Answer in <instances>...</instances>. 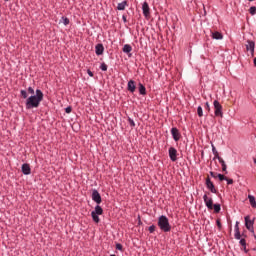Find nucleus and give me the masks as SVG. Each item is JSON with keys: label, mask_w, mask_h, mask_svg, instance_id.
<instances>
[{"label": "nucleus", "mask_w": 256, "mask_h": 256, "mask_svg": "<svg viewBox=\"0 0 256 256\" xmlns=\"http://www.w3.org/2000/svg\"><path fill=\"white\" fill-rule=\"evenodd\" d=\"M35 95H31L27 93V90H20V98L26 99L25 107L27 110L37 109L39 105H41V101H43V91L41 89H36Z\"/></svg>", "instance_id": "nucleus-1"}, {"label": "nucleus", "mask_w": 256, "mask_h": 256, "mask_svg": "<svg viewBox=\"0 0 256 256\" xmlns=\"http://www.w3.org/2000/svg\"><path fill=\"white\" fill-rule=\"evenodd\" d=\"M92 201L97 204L94 211L91 212L92 220L94 223H100L101 219L99 218V215H103V208L99 204L103 203V199L101 198V194L97 189L92 190Z\"/></svg>", "instance_id": "nucleus-2"}, {"label": "nucleus", "mask_w": 256, "mask_h": 256, "mask_svg": "<svg viewBox=\"0 0 256 256\" xmlns=\"http://www.w3.org/2000/svg\"><path fill=\"white\" fill-rule=\"evenodd\" d=\"M203 199H204V203L209 211L214 210V213H216V214L221 213V204H219V203L213 204V198H209V196H207V194H204Z\"/></svg>", "instance_id": "nucleus-3"}, {"label": "nucleus", "mask_w": 256, "mask_h": 256, "mask_svg": "<svg viewBox=\"0 0 256 256\" xmlns=\"http://www.w3.org/2000/svg\"><path fill=\"white\" fill-rule=\"evenodd\" d=\"M160 231H163V233H169L171 231V224L169 223V218L165 215H161L158 218V223H157Z\"/></svg>", "instance_id": "nucleus-4"}, {"label": "nucleus", "mask_w": 256, "mask_h": 256, "mask_svg": "<svg viewBox=\"0 0 256 256\" xmlns=\"http://www.w3.org/2000/svg\"><path fill=\"white\" fill-rule=\"evenodd\" d=\"M244 221L246 229L250 231V233H255V228L253 227V225H255V218L251 220V216L247 215L244 217Z\"/></svg>", "instance_id": "nucleus-5"}, {"label": "nucleus", "mask_w": 256, "mask_h": 256, "mask_svg": "<svg viewBox=\"0 0 256 256\" xmlns=\"http://www.w3.org/2000/svg\"><path fill=\"white\" fill-rule=\"evenodd\" d=\"M213 106L215 117L223 118V106L221 105V103H219L218 100H214Z\"/></svg>", "instance_id": "nucleus-6"}, {"label": "nucleus", "mask_w": 256, "mask_h": 256, "mask_svg": "<svg viewBox=\"0 0 256 256\" xmlns=\"http://www.w3.org/2000/svg\"><path fill=\"white\" fill-rule=\"evenodd\" d=\"M205 185L211 193H218L217 188H215V184L213 183V181H211V178L209 176L206 178Z\"/></svg>", "instance_id": "nucleus-7"}, {"label": "nucleus", "mask_w": 256, "mask_h": 256, "mask_svg": "<svg viewBox=\"0 0 256 256\" xmlns=\"http://www.w3.org/2000/svg\"><path fill=\"white\" fill-rule=\"evenodd\" d=\"M170 133L175 143H177L181 139V132L178 130L177 127L171 128Z\"/></svg>", "instance_id": "nucleus-8"}, {"label": "nucleus", "mask_w": 256, "mask_h": 256, "mask_svg": "<svg viewBox=\"0 0 256 256\" xmlns=\"http://www.w3.org/2000/svg\"><path fill=\"white\" fill-rule=\"evenodd\" d=\"M168 155L170 160L175 163V161H177V155H179V153H177V149L173 146H171L168 150Z\"/></svg>", "instance_id": "nucleus-9"}, {"label": "nucleus", "mask_w": 256, "mask_h": 256, "mask_svg": "<svg viewBox=\"0 0 256 256\" xmlns=\"http://www.w3.org/2000/svg\"><path fill=\"white\" fill-rule=\"evenodd\" d=\"M142 12L146 19H149V17H151V9L149 8V3L144 2L142 4Z\"/></svg>", "instance_id": "nucleus-10"}, {"label": "nucleus", "mask_w": 256, "mask_h": 256, "mask_svg": "<svg viewBox=\"0 0 256 256\" xmlns=\"http://www.w3.org/2000/svg\"><path fill=\"white\" fill-rule=\"evenodd\" d=\"M127 91H129V93H135V91H137V83L135 82V80L128 81Z\"/></svg>", "instance_id": "nucleus-11"}, {"label": "nucleus", "mask_w": 256, "mask_h": 256, "mask_svg": "<svg viewBox=\"0 0 256 256\" xmlns=\"http://www.w3.org/2000/svg\"><path fill=\"white\" fill-rule=\"evenodd\" d=\"M104 52H105V46H103L102 43H98L95 46V53H96V55L99 57V56L103 55Z\"/></svg>", "instance_id": "nucleus-12"}, {"label": "nucleus", "mask_w": 256, "mask_h": 256, "mask_svg": "<svg viewBox=\"0 0 256 256\" xmlns=\"http://www.w3.org/2000/svg\"><path fill=\"white\" fill-rule=\"evenodd\" d=\"M246 50L250 51L253 55L255 53V41L247 40Z\"/></svg>", "instance_id": "nucleus-13"}, {"label": "nucleus", "mask_w": 256, "mask_h": 256, "mask_svg": "<svg viewBox=\"0 0 256 256\" xmlns=\"http://www.w3.org/2000/svg\"><path fill=\"white\" fill-rule=\"evenodd\" d=\"M21 171L23 175H31V165L28 163L22 164Z\"/></svg>", "instance_id": "nucleus-14"}, {"label": "nucleus", "mask_w": 256, "mask_h": 256, "mask_svg": "<svg viewBox=\"0 0 256 256\" xmlns=\"http://www.w3.org/2000/svg\"><path fill=\"white\" fill-rule=\"evenodd\" d=\"M123 53H126V55H128V57H132L133 54H131V51H133V47L131 46V44H125L122 48Z\"/></svg>", "instance_id": "nucleus-15"}, {"label": "nucleus", "mask_w": 256, "mask_h": 256, "mask_svg": "<svg viewBox=\"0 0 256 256\" xmlns=\"http://www.w3.org/2000/svg\"><path fill=\"white\" fill-rule=\"evenodd\" d=\"M234 237L235 239H241V231L239 230V221H236L235 226H234Z\"/></svg>", "instance_id": "nucleus-16"}, {"label": "nucleus", "mask_w": 256, "mask_h": 256, "mask_svg": "<svg viewBox=\"0 0 256 256\" xmlns=\"http://www.w3.org/2000/svg\"><path fill=\"white\" fill-rule=\"evenodd\" d=\"M211 37L212 39H216L217 41L223 39V33L219 32V31H211Z\"/></svg>", "instance_id": "nucleus-17"}, {"label": "nucleus", "mask_w": 256, "mask_h": 256, "mask_svg": "<svg viewBox=\"0 0 256 256\" xmlns=\"http://www.w3.org/2000/svg\"><path fill=\"white\" fill-rule=\"evenodd\" d=\"M138 91L140 95H147V88H145V85H143V83L138 84Z\"/></svg>", "instance_id": "nucleus-18"}, {"label": "nucleus", "mask_w": 256, "mask_h": 256, "mask_svg": "<svg viewBox=\"0 0 256 256\" xmlns=\"http://www.w3.org/2000/svg\"><path fill=\"white\" fill-rule=\"evenodd\" d=\"M127 5H128L127 0H124L121 3H118L117 10L118 11H125V7H127Z\"/></svg>", "instance_id": "nucleus-19"}, {"label": "nucleus", "mask_w": 256, "mask_h": 256, "mask_svg": "<svg viewBox=\"0 0 256 256\" xmlns=\"http://www.w3.org/2000/svg\"><path fill=\"white\" fill-rule=\"evenodd\" d=\"M248 199H249V203H250L251 207H253V209H256V200H255V196H253V195H248Z\"/></svg>", "instance_id": "nucleus-20"}, {"label": "nucleus", "mask_w": 256, "mask_h": 256, "mask_svg": "<svg viewBox=\"0 0 256 256\" xmlns=\"http://www.w3.org/2000/svg\"><path fill=\"white\" fill-rule=\"evenodd\" d=\"M218 161L222 165V171L227 175V164H225V160H223V158H219Z\"/></svg>", "instance_id": "nucleus-21"}, {"label": "nucleus", "mask_w": 256, "mask_h": 256, "mask_svg": "<svg viewBox=\"0 0 256 256\" xmlns=\"http://www.w3.org/2000/svg\"><path fill=\"white\" fill-rule=\"evenodd\" d=\"M212 153L214 155L213 161H215V159H221V156H219V152L217 151V148H215V146L212 145Z\"/></svg>", "instance_id": "nucleus-22"}, {"label": "nucleus", "mask_w": 256, "mask_h": 256, "mask_svg": "<svg viewBox=\"0 0 256 256\" xmlns=\"http://www.w3.org/2000/svg\"><path fill=\"white\" fill-rule=\"evenodd\" d=\"M60 23H63V25L67 26L69 25V23H71V21L69 20V18L62 16L60 19Z\"/></svg>", "instance_id": "nucleus-23"}, {"label": "nucleus", "mask_w": 256, "mask_h": 256, "mask_svg": "<svg viewBox=\"0 0 256 256\" xmlns=\"http://www.w3.org/2000/svg\"><path fill=\"white\" fill-rule=\"evenodd\" d=\"M239 244L241 245V247H247V240H245V238L240 237V239H238Z\"/></svg>", "instance_id": "nucleus-24"}, {"label": "nucleus", "mask_w": 256, "mask_h": 256, "mask_svg": "<svg viewBox=\"0 0 256 256\" xmlns=\"http://www.w3.org/2000/svg\"><path fill=\"white\" fill-rule=\"evenodd\" d=\"M197 115H198V117H203V107L198 106Z\"/></svg>", "instance_id": "nucleus-25"}, {"label": "nucleus", "mask_w": 256, "mask_h": 256, "mask_svg": "<svg viewBox=\"0 0 256 256\" xmlns=\"http://www.w3.org/2000/svg\"><path fill=\"white\" fill-rule=\"evenodd\" d=\"M217 178L219 179V181H226L227 180V176H225L223 174H217Z\"/></svg>", "instance_id": "nucleus-26"}, {"label": "nucleus", "mask_w": 256, "mask_h": 256, "mask_svg": "<svg viewBox=\"0 0 256 256\" xmlns=\"http://www.w3.org/2000/svg\"><path fill=\"white\" fill-rule=\"evenodd\" d=\"M250 15H256V6H252L249 8Z\"/></svg>", "instance_id": "nucleus-27"}, {"label": "nucleus", "mask_w": 256, "mask_h": 256, "mask_svg": "<svg viewBox=\"0 0 256 256\" xmlns=\"http://www.w3.org/2000/svg\"><path fill=\"white\" fill-rule=\"evenodd\" d=\"M216 225H217L219 231H221V229H223V224H221V219L216 220Z\"/></svg>", "instance_id": "nucleus-28"}, {"label": "nucleus", "mask_w": 256, "mask_h": 256, "mask_svg": "<svg viewBox=\"0 0 256 256\" xmlns=\"http://www.w3.org/2000/svg\"><path fill=\"white\" fill-rule=\"evenodd\" d=\"M100 69H101V71H107V69H108L107 64H105V62L101 63Z\"/></svg>", "instance_id": "nucleus-29"}, {"label": "nucleus", "mask_w": 256, "mask_h": 256, "mask_svg": "<svg viewBox=\"0 0 256 256\" xmlns=\"http://www.w3.org/2000/svg\"><path fill=\"white\" fill-rule=\"evenodd\" d=\"M155 229H157L155 225H151L150 227H148L149 233H155Z\"/></svg>", "instance_id": "nucleus-30"}, {"label": "nucleus", "mask_w": 256, "mask_h": 256, "mask_svg": "<svg viewBox=\"0 0 256 256\" xmlns=\"http://www.w3.org/2000/svg\"><path fill=\"white\" fill-rule=\"evenodd\" d=\"M128 123H129L130 127H132V129H133V127H135V121H133V119H131L130 117H128Z\"/></svg>", "instance_id": "nucleus-31"}, {"label": "nucleus", "mask_w": 256, "mask_h": 256, "mask_svg": "<svg viewBox=\"0 0 256 256\" xmlns=\"http://www.w3.org/2000/svg\"><path fill=\"white\" fill-rule=\"evenodd\" d=\"M204 109L205 111H208V113L211 111V106L209 105V102L205 103Z\"/></svg>", "instance_id": "nucleus-32"}, {"label": "nucleus", "mask_w": 256, "mask_h": 256, "mask_svg": "<svg viewBox=\"0 0 256 256\" xmlns=\"http://www.w3.org/2000/svg\"><path fill=\"white\" fill-rule=\"evenodd\" d=\"M116 249H117V251H123V244L117 243L116 244Z\"/></svg>", "instance_id": "nucleus-33"}, {"label": "nucleus", "mask_w": 256, "mask_h": 256, "mask_svg": "<svg viewBox=\"0 0 256 256\" xmlns=\"http://www.w3.org/2000/svg\"><path fill=\"white\" fill-rule=\"evenodd\" d=\"M28 93L30 95H35V89H33V87H28Z\"/></svg>", "instance_id": "nucleus-34"}, {"label": "nucleus", "mask_w": 256, "mask_h": 256, "mask_svg": "<svg viewBox=\"0 0 256 256\" xmlns=\"http://www.w3.org/2000/svg\"><path fill=\"white\" fill-rule=\"evenodd\" d=\"M71 111H73V107L68 106L65 108V113L69 114V113H71Z\"/></svg>", "instance_id": "nucleus-35"}, {"label": "nucleus", "mask_w": 256, "mask_h": 256, "mask_svg": "<svg viewBox=\"0 0 256 256\" xmlns=\"http://www.w3.org/2000/svg\"><path fill=\"white\" fill-rule=\"evenodd\" d=\"M227 185H233V179L226 177Z\"/></svg>", "instance_id": "nucleus-36"}, {"label": "nucleus", "mask_w": 256, "mask_h": 256, "mask_svg": "<svg viewBox=\"0 0 256 256\" xmlns=\"http://www.w3.org/2000/svg\"><path fill=\"white\" fill-rule=\"evenodd\" d=\"M217 173L210 171V176L213 177L214 179H217Z\"/></svg>", "instance_id": "nucleus-37"}, {"label": "nucleus", "mask_w": 256, "mask_h": 256, "mask_svg": "<svg viewBox=\"0 0 256 256\" xmlns=\"http://www.w3.org/2000/svg\"><path fill=\"white\" fill-rule=\"evenodd\" d=\"M245 233H246L245 230L242 233H240L242 239H247V234Z\"/></svg>", "instance_id": "nucleus-38"}, {"label": "nucleus", "mask_w": 256, "mask_h": 256, "mask_svg": "<svg viewBox=\"0 0 256 256\" xmlns=\"http://www.w3.org/2000/svg\"><path fill=\"white\" fill-rule=\"evenodd\" d=\"M87 74L89 75V77H94L95 75L90 69L87 70Z\"/></svg>", "instance_id": "nucleus-39"}, {"label": "nucleus", "mask_w": 256, "mask_h": 256, "mask_svg": "<svg viewBox=\"0 0 256 256\" xmlns=\"http://www.w3.org/2000/svg\"><path fill=\"white\" fill-rule=\"evenodd\" d=\"M138 225H143V222L141 221V215H138Z\"/></svg>", "instance_id": "nucleus-40"}, {"label": "nucleus", "mask_w": 256, "mask_h": 256, "mask_svg": "<svg viewBox=\"0 0 256 256\" xmlns=\"http://www.w3.org/2000/svg\"><path fill=\"white\" fill-rule=\"evenodd\" d=\"M242 251H244V253H249V250L247 249V246H246V247H243V248H242Z\"/></svg>", "instance_id": "nucleus-41"}, {"label": "nucleus", "mask_w": 256, "mask_h": 256, "mask_svg": "<svg viewBox=\"0 0 256 256\" xmlns=\"http://www.w3.org/2000/svg\"><path fill=\"white\" fill-rule=\"evenodd\" d=\"M122 20L124 21V23H127V16L123 15Z\"/></svg>", "instance_id": "nucleus-42"}, {"label": "nucleus", "mask_w": 256, "mask_h": 256, "mask_svg": "<svg viewBox=\"0 0 256 256\" xmlns=\"http://www.w3.org/2000/svg\"><path fill=\"white\" fill-rule=\"evenodd\" d=\"M253 234V237H254V239H256V235H255V232L254 233H252Z\"/></svg>", "instance_id": "nucleus-43"}, {"label": "nucleus", "mask_w": 256, "mask_h": 256, "mask_svg": "<svg viewBox=\"0 0 256 256\" xmlns=\"http://www.w3.org/2000/svg\"><path fill=\"white\" fill-rule=\"evenodd\" d=\"M253 161H254V164L256 165V158H254Z\"/></svg>", "instance_id": "nucleus-44"}, {"label": "nucleus", "mask_w": 256, "mask_h": 256, "mask_svg": "<svg viewBox=\"0 0 256 256\" xmlns=\"http://www.w3.org/2000/svg\"><path fill=\"white\" fill-rule=\"evenodd\" d=\"M248 1H250V2H251V1H255V0H248Z\"/></svg>", "instance_id": "nucleus-45"}]
</instances>
